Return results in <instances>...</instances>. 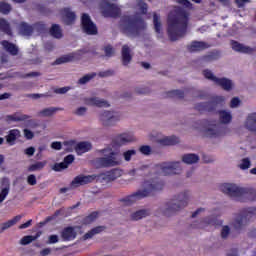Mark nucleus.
<instances>
[{
  "label": "nucleus",
  "instance_id": "f257e3e1",
  "mask_svg": "<svg viewBox=\"0 0 256 256\" xmlns=\"http://www.w3.org/2000/svg\"><path fill=\"white\" fill-rule=\"evenodd\" d=\"M189 27V13L182 7H175L168 14L167 18V33L170 41H179L187 35Z\"/></svg>",
  "mask_w": 256,
  "mask_h": 256
},
{
  "label": "nucleus",
  "instance_id": "f03ea898",
  "mask_svg": "<svg viewBox=\"0 0 256 256\" xmlns=\"http://www.w3.org/2000/svg\"><path fill=\"white\" fill-rule=\"evenodd\" d=\"M119 29L126 37H139L147 29V24L141 16L123 15L120 18Z\"/></svg>",
  "mask_w": 256,
  "mask_h": 256
},
{
  "label": "nucleus",
  "instance_id": "7ed1b4c3",
  "mask_svg": "<svg viewBox=\"0 0 256 256\" xmlns=\"http://www.w3.org/2000/svg\"><path fill=\"white\" fill-rule=\"evenodd\" d=\"M145 189L138 190L137 192L120 199L121 203L126 205V207H129V205H133L136 201H139V199H145V197H151L153 195L154 191H162L163 187L165 186V183L163 180L159 178H154L150 182L144 183Z\"/></svg>",
  "mask_w": 256,
  "mask_h": 256
},
{
  "label": "nucleus",
  "instance_id": "20e7f679",
  "mask_svg": "<svg viewBox=\"0 0 256 256\" xmlns=\"http://www.w3.org/2000/svg\"><path fill=\"white\" fill-rule=\"evenodd\" d=\"M220 191L237 201H256V190L253 188H240L237 185L225 183L220 185Z\"/></svg>",
  "mask_w": 256,
  "mask_h": 256
},
{
  "label": "nucleus",
  "instance_id": "39448f33",
  "mask_svg": "<svg viewBox=\"0 0 256 256\" xmlns=\"http://www.w3.org/2000/svg\"><path fill=\"white\" fill-rule=\"evenodd\" d=\"M187 203H189V191L180 193L178 196H175L172 200L167 202L163 214L166 217H171L173 213H177V211H181V209L187 207Z\"/></svg>",
  "mask_w": 256,
  "mask_h": 256
},
{
  "label": "nucleus",
  "instance_id": "423d86ee",
  "mask_svg": "<svg viewBox=\"0 0 256 256\" xmlns=\"http://www.w3.org/2000/svg\"><path fill=\"white\" fill-rule=\"evenodd\" d=\"M95 165L102 169L117 167V165H121V153L119 151L110 150L108 155L96 158Z\"/></svg>",
  "mask_w": 256,
  "mask_h": 256
},
{
  "label": "nucleus",
  "instance_id": "0eeeda50",
  "mask_svg": "<svg viewBox=\"0 0 256 256\" xmlns=\"http://www.w3.org/2000/svg\"><path fill=\"white\" fill-rule=\"evenodd\" d=\"M253 217H256V207L244 208L233 222L234 229L240 231Z\"/></svg>",
  "mask_w": 256,
  "mask_h": 256
},
{
  "label": "nucleus",
  "instance_id": "6e6552de",
  "mask_svg": "<svg viewBox=\"0 0 256 256\" xmlns=\"http://www.w3.org/2000/svg\"><path fill=\"white\" fill-rule=\"evenodd\" d=\"M225 105V97L223 96H215L212 98L209 102H202L198 103L194 106V109L196 111H199V113H203L207 111L208 113H213L217 107H223Z\"/></svg>",
  "mask_w": 256,
  "mask_h": 256
},
{
  "label": "nucleus",
  "instance_id": "1a4fd4ad",
  "mask_svg": "<svg viewBox=\"0 0 256 256\" xmlns=\"http://www.w3.org/2000/svg\"><path fill=\"white\" fill-rule=\"evenodd\" d=\"M157 175H177L181 171V162H164L155 166Z\"/></svg>",
  "mask_w": 256,
  "mask_h": 256
},
{
  "label": "nucleus",
  "instance_id": "9d476101",
  "mask_svg": "<svg viewBox=\"0 0 256 256\" xmlns=\"http://www.w3.org/2000/svg\"><path fill=\"white\" fill-rule=\"evenodd\" d=\"M81 26L86 35H97V33H99L97 25L93 23L91 16H89L87 13H84L81 16Z\"/></svg>",
  "mask_w": 256,
  "mask_h": 256
},
{
  "label": "nucleus",
  "instance_id": "9b49d317",
  "mask_svg": "<svg viewBox=\"0 0 256 256\" xmlns=\"http://www.w3.org/2000/svg\"><path fill=\"white\" fill-rule=\"evenodd\" d=\"M97 180V175H83L80 174L76 176L72 182L70 183L71 189H77V187H82L83 185H89V183H93V181Z\"/></svg>",
  "mask_w": 256,
  "mask_h": 256
},
{
  "label": "nucleus",
  "instance_id": "f8f14e48",
  "mask_svg": "<svg viewBox=\"0 0 256 256\" xmlns=\"http://www.w3.org/2000/svg\"><path fill=\"white\" fill-rule=\"evenodd\" d=\"M102 14L104 17H111L112 19H117L121 17V8H119L117 4H111L109 2H105L103 6Z\"/></svg>",
  "mask_w": 256,
  "mask_h": 256
},
{
  "label": "nucleus",
  "instance_id": "ddd939ff",
  "mask_svg": "<svg viewBox=\"0 0 256 256\" xmlns=\"http://www.w3.org/2000/svg\"><path fill=\"white\" fill-rule=\"evenodd\" d=\"M133 141H135V136L131 132L119 134L112 140V147H123V145L133 143Z\"/></svg>",
  "mask_w": 256,
  "mask_h": 256
},
{
  "label": "nucleus",
  "instance_id": "4468645a",
  "mask_svg": "<svg viewBox=\"0 0 256 256\" xmlns=\"http://www.w3.org/2000/svg\"><path fill=\"white\" fill-rule=\"evenodd\" d=\"M100 121L104 127H111L119 121V114L111 111H104L100 114Z\"/></svg>",
  "mask_w": 256,
  "mask_h": 256
},
{
  "label": "nucleus",
  "instance_id": "2eb2a0df",
  "mask_svg": "<svg viewBox=\"0 0 256 256\" xmlns=\"http://www.w3.org/2000/svg\"><path fill=\"white\" fill-rule=\"evenodd\" d=\"M120 172L118 169H113L106 173H100L96 175V181H100V183H111V181H115L120 176Z\"/></svg>",
  "mask_w": 256,
  "mask_h": 256
},
{
  "label": "nucleus",
  "instance_id": "dca6fc26",
  "mask_svg": "<svg viewBox=\"0 0 256 256\" xmlns=\"http://www.w3.org/2000/svg\"><path fill=\"white\" fill-rule=\"evenodd\" d=\"M227 132V128L223 126L213 125L211 128L205 130L206 137H210V139H217V137H223Z\"/></svg>",
  "mask_w": 256,
  "mask_h": 256
},
{
  "label": "nucleus",
  "instance_id": "f3484780",
  "mask_svg": "<svg viewBox=\"0 0 256 256\" xmlns=\"http://www.w3.org/2000/svg\"><path fill=\"white\" fill-rule=\"evenodd\" d=\"M210 45L204 41H192L189 45H187V50L189 53H197L199 51H205V49H209Z\"/></svg>",
  "mask_w": 256,
  "mask_h": 256
},
{
  "label": "nucleus",
  "instance_id": "a211bd4d",
  "mask_svg": "<svg viewBox=\"0 0 256 256\" xmlns=\"http://www.w3.org/2000/svg\"><path fill=\"white\" fill-rule=\"evenodd\" d=\"M61 13L63 15L65 25H73V23H75L77 15L75 12L71 11V8H63Z\"/></svg>",
  "mask_w": 256,
  "mask_h": 256
},
{
  "label": "nucleus",
  "instance_id": "6ab92c4d",
  "mask_svg": "<svg viewBox=\"0 0 256 256\" xmlns=\"http://www.w3.org/2000/svg\"><path fill=\"white\" fill-rule=\"evenodd\" d=\"M86 105L91 107H110L107 100L100 99L99 97H90L85 99Z\"/></svg>",
  "mask_w": 256,
  "mask_h": 256
},
{
  "label": "nucleus",
  "instance_id": "aec40b11",
  "mask_svg": "<svg viewBox=\"0 0 256 256\" xmlns=\"http://www.w3.org/2000/svg\"><path fill=\"white\" fill-rule=\"evenodd\" d=\"M121 55H122V64L124 67H127L133 60V56L131 55V48L129 45L125 44L122 46L121 50Z\"/></svg>",
  "mask_w": 256,
  "mask_h": 256
},
{
  "label": "nucleus",
  "instance_id": "412c9836",
  "mask_svg": "<svg viewBox=\"0 0 256 256\" xmlns=\"http://www.w3.org/2000/svg\"><path fill=\"white\" fill-rule=\"evenodd\" d=\"M231 45H232V49L233 51H237L238 53H246L248 55H251V53H253L254 49L249 47V46H245L235 40L231 41Z\"/></svg>",
  "mask_w": 256,
  "mask_h": 256
},
{
  "label": "nucleus",
  "instance_id": "4be33fe9",
  "mask_svg": "<svg viewBox=\"0 0 256 256\" xmlns=\"http://www.w3.org/2000/svg\"><path fill=\"white\" fill-rule=\"evenodd\" d=\"M61 237L63 241H73L77 237V232L74 227L69 226L63 229Z\"/></svg>",
  "mask_w": 256,
  "mask_h": 256
},
{
  "label": "nucleus",
  "instance_id": "5701e85b",
  "mask_svg": "<svg viewBox=\"0 0 256 256\" xmlns=\"http://www.w3.org/2000/svg\"><path fill=\"white\" fill-rule=\"evenodd\" d=\"M1 45L4 47L5 51L12 56L19 55V48L17 45L9 42L8 40H3Z\"/></svg>",
  "mask_w": 256,
  "mask_h": 256
},
{
  "label": "nucleus",
  "instance_id": "b1692460",
  "mask_svg": "<svg viewBox=\"0 0 256 256\" xmlns=\"http://www.w3.org/2000/svg\"><path fill=\"white\" fill-rule=\"evenodd\" d=\"M107 227L105 226H96L92 228L90 231L84 234L83 239L87 241V239H93L95 235H99L100 233H103Z\"/></svg>",
  "mask_w": 256,
  "mask_h": 256
},
{
  "label": "nucleus",
  "instance_id": "393cba45",
  "mask_svg": "<svg viewBox=\"0 0 256 256\" xmlns=\"http://www.w3.org/2000/svg\"><path fill=\"white\" fill-rule=\"evenodd\" d=\"M21 219H23V215H17L13 219L2 223L0 233H3V231H7V229H11V227H13V225L19 223V221H21Z\"/></svg>",
  "mask_w": 256,
  "mask_h": 256
},
{
  "label": "nucleus",
  "instance_id": "a878e982",
  "mask_svg": "<svg viewBox=\"0 0 256 256\" xmlns=\"http://www.w3.org/2000/svg\"><path fill=\"white\" fill-rule=\"evenodd\" d=\"M18 29L21 35H24L25 37L33 35V26L29 25L26 22H21L18 26Z\"/></svg>",
  "mask_w": 256,
  "mask_h": 256
},
{
  "label": "nucleus",
  "instance_id": "bb28decb",
  "mask_svg": "<svg viewBox=\"0 0 256 256\" xmlns=\"http://www.w3.org/2000/svg\"><path fill=\"white\" fill-rule=\"evenodd\" d=\"M215 83L223 88L224 91H231L233 89V82L227 78H218Z\"/></svg>",
  "mask_w": 256,
  "mask_h": 256
},
{
  "label": "nucleus",
  "instance_id": "cd10ccee",
  "mask_svg": "<svg viewBox=\"0 0 256 256\" xmlns=\"http://www.w3.org/2000/svg\"><path fill=\"white\" fill-rule=\"evenodd\" d=\"M218 115H219L220 122H222L224 125L231 123L233 119L231 112H228L226 110H219Z\"/></svg>",
  "mask_w": 256,
  "mask_h": 256
},
{
  "label": "nucleus",
  "instance_id": "c85d7f7f",
  "mask_svg": "<svg viewBox=\"0 0 256 256\" xmlns=\"http://www.w3.org/2000/svg\"><path fill=\"white\" fill-rule=\"evenodd\" d=\"M57 111H63V108H59V107L45 108V109L41 110L38 113V115L40 117H52V115H55V113H57Z\"/></svg>",
  "mask_w": 256,
  "mask_h": 256
},
{
  "label": "nucleus",
  "instance_id": "c756f323",
  "mask_svg": "<svg viewBox=\"0 0 256 256\" xmlns=\"http://www.w3.org/2000/svg\"><path fill=\"white\" fill-rule=\"evenodd\" d=\"M183 163L186 165H193L195 163H199V155L197 154H184L182 156Z\"/></svg>",
  "mask_w": 256,
  "mask_h": 256
},
{
  "label": "nucleus",
  "instance_id": "7c9ffc66",
  "mask_svg": "<svg viewBox=\"0 0 256 256\" xmlns=\"http://www.w3.org/2000/svg\"><path fill=\"white\" fill-rule=\"evenodd\" d=\"M6 118H7V121L19 122V121H27V119H31V116L27 114L15 113V114L6 116Z\"/></svg>",
  "mask_w": 256,
  "mask_h": 256
},
{
  "label": "nucleus",
  "instance_id": "2f4dec72",
  "mask_svg": "<svg viewBox=\"0 0 256 256\" xmlns=\"http://www.w3.org/2000/svg\"><path fill=\"white\" fill-rule=\"evenodd\" d=\"M92 147L90 142H80L75 146V151L77 153H87L91 151Z\"/></svg>",
  "mask_w": 256,
  "mask_h": 256
},
{
  "label": "nucleus",
  "instance_id": "473e14b6",
  "mask_svg": "<svg viewBox=\"0 0 256 256\" xmlns=\"http://www.w3.org/2000/svg\"><path fill=\"white\" fill-rule=\"evenodd\" d=\"M246 129L248 131H256V113H252L246 120Z\"/></svg>",
  "mask_w": 256,
  "mask_h": 256
},
{
  "label": "nucleus",
  "instance_id": "72a5a7b5",
  "mask_svg": "<svg viewBox=\"0 0 256 256\" xmlns=\"http://www.w3.org/2000/svg\"><path fill=\"white\" fill-rule=\"evenodd\" d=\"M0 31H2V33H5L6 35H9L10 37L13 35L11 25H9V22H7V20L3 18L0 19Z\"/></svg>",
  "mask_w": 256,
  "mask_h": 256
},
{
  "label": "nucleus",
  "instance_id": "f704fd0d",
  "mask_svg": "<svg viewBox=\"0 0 256 256\" xmlns=\"http://www.w3.org/2000/svg\"><path fill=\"white\" fill-rule=\"evenodd\" d=\"M20 134L21 132L17 129L10 130L9 134L6 136L7 143H9V145H15V141H17V137H19Z\"/></svg>",
  "mask_w": 256,
  "mask_h": 256
},
{
  "label": "nucleus",
  "instance_id": "c9c22d12",
  "mask_svg": "<svg viewBox=\"0 0 256 256\" xmlns=\"http://www.w3.org/2000/svg\"><path fill=\"white\" fill-rule=\"evenodd\" d=\"M161 145H177L179 143V137L177 136H167L159 140Z\"/></svg>",
  "mask_w": 256,
  "mask_h": 256
},
{
  "label": "nucleus",
  "instance_id": "e433bc0d",
  "mask_svg": "<svg viewBox=\"0 0 256 256\" xmlns=\"http://www.w3.org/2000/svg\"><path fill=\"white\" fill-rule=\"evenodd\" d=\"M149 216V210H138L131 214L132 221H139L140 219H143L145 217Z\"/></svg>",
  "mask_w": 256,
  "mask_h": 256
},
{
  "label": "nucleus",
  "instance_id": "4c0bfd02",
  "mask_svg": "<svg viewBox=\"0 0 256 256\" xmlns=\"http://www.w3.org/2000/svg\"><path fill=\"white\" fill-rule=\"evenodd\" d=\"M165 97H170L171 99H183L185 97V92H183V90H172L166 92Z\"/></svg>",
  "mask_w": 256,
  "mask_h": 256
},
{
  "label": "nucleus",
  "instance_id": "58836bf2",
  "mask_svg": "<svg viewBox=\"0 0 256 256\" xmlns=\"http://www.w3.org/2000/svg\"><path fill=\"white\" fill-rule=\"evenodd\" d=\"M50 35H52V37H54L55 39H61V37H63L61 26H59L58 24H53L50 28Z\"/></svg>",
  "mask_w": 256,
  "mask_h": 256
},
{
  "label": "nucleus",
  "instance_id": "ea45409f",
  "mask_svg": "<svg viewBox=\"0 0 256 256\" xmlns=\"http://www.w3.org/2000/svg\"><path fill=\"white\" fill-rule=\"evenodd\" d=\"M97 217H99V212L94 211L90 213L88 216L84 217L82 220L83 225H91L94 221H97Z\"/></svg>",
  "mask_w": 256,
  "mask_h": 256
},
{
  "label": "nucleus",
  "instance_id": "a19ab883",
  "mask_svg": "<svg viewBox=\"0 0 256 256\" xmlns=\"http://www.w3.org/2000/svg\"><path fill=\"white\" fill-rule=\"evenodd\" d=\"M41 236V234L38 232L36 233L35 236L33 235H28V236H24L20 243L21 245H29V243H33V241H37V239H39V237Z\"/></svg>",
  "mask_w": 256,
  "mask_h": 256
},
{
  "label": "nucleus",
  "instance_id": "79ce46f5",
  "mask_svg": "<svg viewBox=\"0 0 256 256\" xmlns=\"http://www.w3.org/2000/svg\"><path fill=\"white\" fill-rule=\"evenodd\" d=\"M45 165H47V161L36 162L28 167V171L30 173H33L34 171H41L45 168Z\"/></svg>",
  "mask_w": 256,
  "mask_h": 256
},
{
  "label": "nucleus",
  "instance_id": "37998d69",
  "mask_svg": "<svg viewBox=\"0 0 256 256\" xmlns=\"http://www.w3.org/2000/svg\"><path fill=\"white\" fill-rule=\"evenodd\" d=\"M64 150L66 153H73L75 147H77V142L75 140H68L63 142ZM76 145V146H75Z\"/></svg>",
  "mask_w": 256,
  "mask_h": 256
},
{
  "label": "nucleus",
  "instance_id": "c03bdc74",
  "mask_svg": "<svg viewBox=\"0 0 256 256\" xmlns=\"http://www.w3.org/2000/svg\"><path fill=\"white\" fill-rule=\"evenodd\" d=\"M11 4L2 1L0 2V13H2V15H9L11 13Z\"/></svg>",
  "mask_w": 256,
  "mask_h": 256
},
{
  "label": "nucleus",
  "instance_id": "a18cd8bd",
  "mask_svg": "<svg viewBox=\"0 0 256 256\" xmlns=\"http://www.w3.org/2000/svg\"><path fill=\"white\" fill-rule=\"evenodd\" d=\"M219 57H221V54L218 51H213L203 56V61H217Z\"/></svg>",
  "mask_w": 256,
  "mask_h": 256
},
{
  "label": "nucleus",
  "instance_id": "49530a36",
  "mask_svg": "<svg viewBox=\"0 0 256 256\" xmlns=\"http://www.w3.org/2000/svg\"><path fill=\"white\" fill-rule=\"evenodd\" d=\"M71 61H73V56L65 55V56H62L60 58H57L55 60V62L53 63V65H63V63H69Z\"/></svg>",
  "mask_w": 256,
  "mask_h": 256
},
{
  "label": "nucleus",
  "instance_id": "de8ad7c7",
  "mask_svg": "<svg viewBox=\"0 0 256 256\" xmlns=\"http://www.w3.org/2000/svg\"><path fill=\"white\" fill-rule=\"evenodd\" d=\"M9 191H11V187L7 184L2 190L0 191V203H3L5 199H7V195H9Z\"/></svg>",
  "mask_w": 256,
  "mask_h": 256
},
{
  "label": "nucleus",
  "instance_id": "09e8293b",
  "mask_svg": "<svg viewBox=\"0 0 256 256\" xmlns=\"http://www.w3.org/2000/svg\"><path fill=\"white\" fill-rule=\"evenodd\" d=\"M96 75H97L96 73L86 74L85 76H83L82 78H80V79L78 80V83H79L80 85H85V83H89V81H90L91 79L95 78Z\"/></svg>",
  "mask_w": 256,
  "mask_h": 256
},
{
  "label": "nucleus",
  "instance_id": "8fccbe9b",
  "mask_svg": "<svg viewBox=\"0 0 256 256\" xmlns=\"http://www.w3.org/2000/svg\"><path fill=\"white\" fill-rule=\"evenodd\" d=\"M153 23L156 33H161V22L159 21V15H157V13L153 15Z\"/></svg>",
  "mask_w": 256,
  "mask_h": 256
},
{
  "label": "nucleus",
  "instance_id": "3c124183",
  "mask_svg": "<svg viewBox=\"0 0 256 256\" xmlns=\"http://www.w3.org/2000/svg\"><path fill=\"white\" fill-rule=\"evenodd\" d=\"M203 75L205 79H209L210 81H213L214 83H217V77L211 72V70L206 69L203 71Z\"/></svg>",
  "mask_w": 256,
  "mask_h": 256
},
{
  "label": "nucleus",
  "instance_id": "603ef678",
  "mask_svg": "<svg viewBox=\"0 0 256 256\" xmlns=\"http://www.w3.org/2000/svg\"><path fill=\"white\" fill-rule=\"evenodd\" d=\"M104 53L106 57H113L115 55V49H113V46L107 45L104 47Z\"/></svg>",
  "mask_w": 256,
  "mask_h": 256
},
{
  "label": "nucleus",
  "instance_id": "864d4df0",
  "mask_svg": "<svg viewBox=\"0 0 256 256\" xmlns=\"http://www.w3.org/2000/svg\"><path fill=\"white\" fill-rule=\"evenodd\" d=\"M240 169H249L251 167V160L249 158L242 159V163L239 165Z\"/></svg>",
  "mask_w": 256,
  "mask_h": 256
},
{
  "label": "nucleus",
  "instance_id": "5fc2aeb1",
  "mask_svg": "<svg viewBox=\"0 0 256 256\" xmlns=\"http://www.w3.org/2000/svg\"><path fill=\"white\" fill-rule=\"evenodd\" d=\"M139 151L140 153H142V155H151V146L149 145L140 146Z\"/></svg>",
  "mask_w": 256,
  "mask_h": 256
},
{
  "label": "nucleus",
  "instance_id": "6e6d98bb",
  "mask_svg": "<svg viewBox=\"0 0 256 256\" xmlns=\"http://www.w3.org/2000/svg\"><path fill=\"white\" fill-rule=\"evenodd\" d=\"M132 155H137V151L127 150L126 152L123 153V157H124L125 161H131Z\"/></svg>",
  "mask_w": 256,
  "mask_h": 256
},
{
  "label": "nucleus",
  "instance_id": "4d7b16f0",
  "mask_svg": "<svg viewBox=\"0 0 256 256\" xmlns=\"http://www.w3.org/2000/svg\"><path fill=\"white\" fill-rule=\"evenodd\" d=\"M229 233H231V228H229V226H223L221 230L222 239H227V237H229Z\"/></svg>",
  "mask_w": 256,
  "mask_h": 256
},
{
  "label": "nucleus",
  "instance_id": "13d9d810",
  "mask_svg": "<svg viewBox=\"0 0 256 256\" xmlns=\"http://www.w3.org/2000/svg\"><path fill=\"white\" fill-rule=\"evenodd\" d=\"M75 161V156L73 154H69L64 158V163L66 164L67 167L71 165Z\"/></svg>",
  "mask_w": 256,
  "mask_h": 256
},
{
  "label": "nucleus",
  "instance_id": "bf43d9fd",
  "mask_svg": "<svg viewBox=\"0 0 256 256\" xmlns=\"http://www.w3.org/2000/svg\"><path fill=\"white\" fill-rule=\"evenodd\" d=\"M27 183L28 185H37V177H35L34 174H30L28 177H27Z\"/></svg>",
  "mask_w": 256,
  "mask_h": 256
},
{
  "label": "nucleus",
  "instance_id": "052dcab7",
  "mask_svg": "<svg viewBox=\"0 0 256 256\" xmlns=\"http://www.w3.org/2000/svg\"><path fill=\"white\" fill-rule=\"evenodd\" d=\"M67 164L62 162L54 165V171H63V169H67Z\"/></svg>",
  "mask_w": 256,
  "mask_h": 256
},
{
  "label": "nucleus",
  "instance_id": "680f3d73",
  "mask_svg": "<svg viewBox=\"0 0 256 256\" xmlns=\"http://www.w3.org/2000/svg\"><path fill=\"white\" fill-rule=\"evenodd\" d=\"M241 103V100H239L238 97H234L232 98L231 102H230V107L232 109H235V107H239V104Z\"/></svg>",
  "mask_w": 256,
  "mask_h": 256
},
{
  "label": "nucleus",
  "instance_id": "e2e57ef3",
  "mask_svg": "<svg viewBox=\"0 0 256 256\" xmlns=\"http://www.w3.org/2000/svg\"><path fill=\"white\" fill-rule=\"evenodd\" d=\"M51 148L55 149V151H61V149L63 148V144L59 141L52 142L51 143Z\"/></svg>",
  "mask_w": 256,
  "mask_h": 256
},
{
  "label": "nucleus",
  "instance_id": "0e129e2a",
  "mask_svg": "<svg viewBox=\"0 0 256 256\" xmlns=\"http://www.w3.org/2000/svg\"><path fill=\"white\" fill-rule=\"evenodd\" d=\"M24 137L28 140H31L35 137V134L29 129H24Z\"/></svg>",
  "mask_w": 256,
  "mask_h": 256
},
{
  "label": "nucleus",
  "instance_id": "69168bd1",
  "mask_svg": "<svg viewBox=\"0 0 256 256\" xmlns=\"http://www.w3.org/2000/svg\"><path fill=\"white\" fill-rule=\"evenodd\" d=\"M36 29L38 31H40V33H43L45 31H47V25H45V23H43V22H39L36 24Z\"/></svg>",
  "mask_w": 256,
  "mask_h": 256
},
{
  "label": "nucleus",
  "instance_id": "338daca9",
  "mask_svg": "<svg viewBox=\"0 0 256 256\" xmlns=\"http://www.w3.org/2000/svg\"><path fill=\"white\" fill-rule=\"evenodd\" d=\"M139 7H140V11L143 15H147V9H148V6H147V3L141 1L139 3Z\"/></svg>",
  "mask_w": 256,
  "mask_h": 256
},
{
  "label": "nucleus",
  "instance_id": "774afa93",
  "mask_svg": "<svg viewBox=\"0 0 256 256\" xmlns=\"http://www.w3.org/2000/svg\"><path fill=\"white\" fill-rule=\"evenodd\" d=\"M75 115L82 116L87 113V108L86 107H79L75 112Z\"/></svg>",
  "mask_w": 256,
  "mask_h": 256
}]
</instances>
